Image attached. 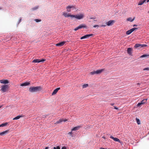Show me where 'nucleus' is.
Here are the masks:
<instances>
[{
  "mask_svg": "<svg viewBox=\"0 0 149 149\" xmlns=\"http://www.w3.org/2000/svg\"><path fill=\"white\" fill-rule=\"evenodd\" d=\"M49 148L48 147H46L45 149H49Z\"/></svg>",
  "mask_w": 149,
  "mask_h": 149,
  "instance_id": "obj_47",
  "label": "nucleus"
},
{
  "mask_svg": "<svg viewBox=\"0 0 149 149\" xmlns=\"http://www.w3.org/2000/svg\"><path fill=\"white\" fill-rule=\"evenodd\" d=\"M94 21H96V20H94Z\"/></svg>",
  "mask_w": 149,
  "mask_h": 149,
  "instance_id": "obj_54",
  "label": "nucleus"
},
{
  "mask_svg": "<svg viewBox=\"0 0 149 149\" xmlns=\"http://www.w3.org/2000/svg\"><path fill=\"white\" fill-rule=\"evenodd\" d=\"M1 9V8H0V9Z\"/></svg>",
  "mask_w": 149,
  "mask_h": 149,
  "instance_id": "obj_56",
  "label": "nucleus"
},
{
  "mask_svg": "<svg viewBox=\"0 0 149 149\" xmlns=\"http://www.w3.org/2000/svg\"><path fill=\"white\" fill-rule=\"evenodd\" d=\"M94 36V35H93V34H86V35H85L81 37V38L80 39L81 40V39H84L87 38H88L90 36Z\"/></svg>",
  "mask_w": 149,
  "mask_h": 149,
  "instance_id": "obj_5",
  "label": "nucleus"
},
{
  "mask_svg": "<svg viewBox=\"0 0 149 149\" xmlns=\"http://www.w3.org/2000/svg\"><path fill=\"white\" fill-rule=\"evenodd\" d=\"M72 132H69L68 133V134H69V135H71L72 134Z\"/></svg>",
  "mask_w": 149,
  "mask_h": 149,
  "instance_id": "obj_43",
  "label": "nucleus"
},
{
  "mask_svg": "<svg viewBox=\"0 0 149 149\" xmlns=\"http://www.w3.org/2000/svg\"><path fill=\"white\" fill-rule=\"evenodd\" d=\"M146 0H143V1L141 0L138 3V5H142L146 1Z\"/></svg>",
  "mask_w": 149,
  "mask_h": 149,
  "instance_id": "obj_17",
  "label": "nucleus"
},
{
  "mask_svg": "<svg viewBox=\"0 0 149 149\" xmlns=\"http://www.w3.org/2000/svg\"><path fill=\"white\" fill-rule=\"evenodd\" d=\"M38 8L39 6H37L31 9V10L32 11H34L38 9Z\"/></svg>",
  "mask_w": 149,
  "mask_h": 149,
  "instance_id": "obj_19",
  "label": "nucleus"
},
{
  "mask_svg": "<svg viewBox=\"0 0 149 149\" xmlns=\"http://www.w3.org/2000/svg\"><path fill=\"white\" fill-rule=\"evenodd\" d=\"M63 121V119H61L59 120L58 121H57L55 124H58V123H61V122Z\"/></svg>",
  "mask_w": 149,
  "mask_h": 149,
  "instance_id": "obj_24",
  "label": "nucleus"
},
{
  "mask_svg": "<svg viewBox=\"0 0 149 149\" xmlns=\"http://www.w3.org/2000/svg\"><path fill=\"white\" fill-rule=\"evenodd\" d=\"M22 21V18L21 17H20L19 20L18 22V23L17 24V25H18L19 24V23L21 22Z\"/></svg>",
  "mask_w": 149,
  "mask_h": 149,
  "instance_id": "obj_35",
  "label": "nucleus"
},
{
  "mask_svg": "<svg viewBox=\"0 0 149 149\" xmlns=\"http://www.w3.org/2000/svg\"><path fill=\"white\" fill-rule=\"evenodd\" d=\"M132 48L129 47L128 48L127 50V53L128 54L130 55H131L132 54Z\"/></svg>",
  "mask_w": 149,
  "mask_h": 149,
  "instance_id": "obj_12",
  "label": "nucleus"
},
{
  "mask_svg": "<svg viewBox=\"0 0 149 149\" xmlns=\"http://www.w3.org/2000/svg\"><path fill=\"white\" fill-rule=\"evenodd\" d=\"M137 84L139 85V83H138Z\"/></svg>",
  "mask_w": 149,
  "mask_h": 149,
  "instance_id": "obj_55",
  "label": "nucleus"
},
{
  "mask_svg": "<svg viewBox=\"0 0 149 149\" xmlns=\"http://www.w3.org/2000/svg\"><path fill=\"white\" fill-rule=\"evenodd\" d=\"M149 134V132H148V134Z\"/></svg>",
  "mask_w": 149,
  "mask_h": 149,
  "instance_id": "obj_53",
  "label": "nucleus"
},
{
  "mask_svg": "<svg viewBox=\"0 0 149 149\" xmlns=\"http://www.w3.org/2000/svg\"><path fill=\"white\" fill-rule=\"evenodd\" d=\"M136 123L138 125H139L140 124V121L139 119H138L137 118H136Z\"/></svg>",
  "mask_w": 149,
  "mask_h": 149,
  "instance_id": "obj_28",
  "label": "nucleus"
},
{
  "mask_svg": "<svg viewBox=\"0 0 149 149\" xmlns=\"http://www.w3.org/2000/svg\"><path fill=\"white\" fill-rule=\"evenodd\" d=\"M106 26V25H101L100 26V27H105Z\"/></svg>",
  "mask_w": 149,
  "mask_h": 149,
  "instance_id": "obj_41",
  "label": "nucleus"
},
{
  "mask_svg": "<svg viewBox=\"0 0 149 149\" xmlns=\"http://www.w3.org/2000/svg\"><path fill=\"white\" fill-rule=\"evenodd\" d=\"M72 8L73 9L74 8L73 6H69L66 7L67 11L68 12H71V9Z\"/></svg>",
  "mask_w": 149,
  "mask_h": 149,
  "instance_id": "obj_9",
  "label": "nucleus"
},
{
  "mask_svg": "<svg viewBox=\"0 0 149 149\" xmlns=\"http://www.w3.org/2000/svg\"><path fill=\"white\" fill-rule=\"evenodd\" d=\"M86 27V26L85 25H79L78 27H76L74 29V30L75 31H76L78 30L79 29H82L83 28H85Z\"/></svg>",
  "mask_w": 149,
  "mask_h": 149,
  "instance_id": "obj_8",
  "label": "nucleus"
},
{
  "mask_svg": "<svg viewBox=\"0 0 149 149\" xmlns=\"http://www.w3.org/2000/svg\"><path fill=\"white\" fill-rule=\"evenodd\" d=\"M137 26V25H136V24H134V25H133V27H134V26Z\"/></svg>",
  "mask_w": 149,
  "mask_h": 149,
  "instance_id": "obj_48",
  "label": "nucleus"
},
{
  "mask_svg": "<svg viewBox=\"0 0 149 149\" xmlns=\"http://www.w3.org/2000/svg\"><path fill=\"white\" fill-rule=\"evenodd\" d=\"M65 43V41H62L61 42H59L58 43H57L56 44V46H59V47H61L63 46Z\"/></svg>",
  "mask_w": 149,
  "mask_h": 149,
  "instance_id": "obj_10",
  "label": "nucleus"
},
{
  "mask_svg": "<svg viewBox=\"0 0 149 149\" xmlns=\"http://www.w3.org/2000/svg\"><path fill=\"white\" fill-rule=\"evenodd\" d=\"M53 149H60V147L59 146H58L56 147H54Z\"/></svg>",
  "mask_w": 149,
  "mask_h": 149,
  "instance_id": "obj_37",
  "label": "nucleus"
},
{
  "mask_svg": "<svg viewBox=\"0 0 149 149\" xmlns=\"http://www.w3.org/2000/svg\"><path fill=\"white\" fill-rule=\"evenodd\" d=\"M114 104V103H112V104H111V105H112V106H113V105Z\"/></svg>",
  "mask_w": 149,
  "mask_h": 149,
  "instance_id": "obj_50",
  "label": "nucleus"
},
{
  "mask_svg": "<svg viewBox=\"0 0 149 149\" xmlns=\"http://www.w3.org/2000/svg\"><path fill=\"white\" fill-rule=\"evenodd\" d=\"M70 17L72 18H76V15H70Z\"/></svg>",
  "mask_w": 149,
  "mask_h": 149,
  "instance_id": "obj_36",
  "label": "nucleus"
},
{
  "mask_svg": "<svg viewBox=\"0 0 149 149\" xmlns=\"http://www.w3.org/2000/svg\"><path fill=\"white\" fill-rule=\"evenodd\" d=\"M104 70V69H102L98 70L96 71H94L91 72L90 73L92 75H94L95 74H99L101 73Z\"/></svg>",
  "mask_w": 149,
  "mask_h": 149,
  "instance_id": "obj_3",
  "label": "nucleus"
},
{
  "mask_svg": "<svg viewBox=\"0 0 149 149\" xmlns=\"http://www.w3.org/2000/svg\"><path fill=\"white\" fill-rule=\"evenodd\" d=\"M88 86V84H84L82 86V88H85L87 87V86Z\"/></svg>",
  "mask_w": 149,
  "mask_h": 149,
  "instance_id": "obj_31",
  "label": "nucleus"
},
{
  "mask_svg": "<svg viewBox=\"0 0 149 149\" xmlns=\"http://www.w3.org/2000/svg\"><path fill=\"white\" fill-rule=\"evenodd\" d=\"M30 83L29 82H26L22 83L20 84V86H27L30 85Z\"/></svg>",
  "mask_w": 149,
  "mask_h": 149,
  "instance_id": "obj_14",
  "label": "nucleus"
},
{
  "mask_svg": "<svg viewBox=\"0 0 149 149\" xmlns=\"http://www.w3.org/2000/svg\"><path fill=\"white\" fill-rule=\"evenodd\" d=\"M8 85H4L1 87V91L3 93L6 92L8 90Z\"/></svg>",
  "mask_w": 149,
  "mask_h": 149,
  "instance_id": "obj_2",
  "label": "nucleus"
},
{
  "mask_svg": "<svg viewBox=\"0 0 149 149\" xmlns=\"http://www.w3.org/2000/svg\"><path fill=\"white\" fill-rule=\"evenodd\" d=\"M67 120L66 119H63V121L64 122L66 121H67Z\"/></svg>",
  "mask_w": 149,
  "mask_h": 149,
  "instance_id": "obj_46",
  "label": "nucleus"
},
{
  "mask_svg": "<svg viewBox=\"0 0 149 149\" xmlns=\"http://www.w3.org/2000/svg\"><path fill=\"white\" fill-rule=\"evenodd\" d=\"M34 20L37 22H38L41 21L40 19H35Z\"/></svg>",
  "mask_w": 149,
  "mask_h": 149,
  "instance_id": "obj_34",
  "label": "nucleus"
},
{
  "mask_svg": "<svg viewBox=\"0 0 149 149\" xmlns=\"http://www.w3.org/2000/svg\"><path fill=\"white\" fill-rule=\"evenodd\" d=\"M0 82L1 84H7L8 83L9 81L7 80H0Z\"/></svg>",
  "mask_w": 149,
  "mask_h": 149,
  "instance_id": "obj_13",
  "label": "nucleus"
},
{
  "mask_svg": "<svg viewBox=\"0 0 149 149\" xmlns=\"http://www.w3.org/2000/svg\"><path fill=\"white\" fill-rule=\"evenodd\" d=\"M114 108L115 109H117V110H118V108L117 107H114Z\"/></svg>",
  "mask_w": 149,
  "mask_h": 149,
  "instance_id": "obj_45",
  "label": "nucleus"
},
{
  "mask_svg": "<svg viewBox=\"0 0 149 149\" xmlns=\"http://www.w3.org/2000/svg\"><path fill=\"white\" fill-rule=\"evenodd\" d=\"M80 127L79 126L74 127L72 129V131H76L78 130Z\"/></svg>",
  "mask_w": 149,
  "mask_h": 149,
  "instance_id": "obj_18",
  "label": "nucleus"
},
{
  "mask_svg": "<svg viewBox=\"0 0 149 149\" xmlns=\"http://www.w3.org/2000/svg\"><path fill=\"white\" fill-rule=\"evenodd\" d=\"M142 102H139L137 104V106L138 107H140L141 105L143 104Z\"/></svg>",
  "mask_w": 149,
  "mask_h": 149,
  "instance_id": "obj_32",
  "label": "nucleus"
},
{
  "mask_svg": "<svg viewBox=\"0 0 149 149\" xmlns=\"http://www.w3.org/2000/svg\"><path fill=\"white\" fill-rule=\"evenodd\" d=\"M60 89V88H58L56 89H55L54 91H53V92L52 93V95H54L56 94V93Z\"/></svg>",
  "mask_w": 149,
  "mask_h": 149,
  "instance_id": "obj_15",
  "label": "nucleus"
},
{
  "mask_svg": "<svg viewBox=\"0 0 149 149\" xmlns=\"http://www.w3.org/2000/svg\"><path fill=\"white\" fill-rule=\"evenodd\" d=\"M90 19H96V17H90Z\"/></svg>",
  "mask_w": 149,
  "mask_h": 149,
  "instance_id": "obj_42",
  "label": "nucleus"
},
{
  "mask_svg": "<svg viewBox=\"0 0 149 149\" xmlns=\"http://www.w3.org/2000/svg\"><path fill=\"white\" fill-rule=\"evenodd\" d=\"M110 138L112 139H113V140L114 139V137H113V136H110Z\"/></svg>",
  "mask_w": 149,
  "mask_h": 149,
  "instance_id": "obj_44",
  "label": "nucleus"
},
{
  "mask_svg": "<svg viewBox=\"0 0 149 149\" xmlns=\"http://www.w3.org/2000/svg\"><path fill=\"white\" fill-rule=\"evenodd\" d=\"M22 116L21 115H18L17 116L15 117V118H14L13 119V120H17L20 118L22 117Z\"/></svg>",
  "mask_w": 149,
  "mask_h": 149,
  "instance_id": "obj_21",
  "label": "nucleus"
},
{
  "mask_svg": "<svg viewBox=\"0 0 149 149\" xmlns=\"http://www.w3.org/2000/svg\"><path fill=\"white\" fill-rule=\"evenodd\" d=\"M149 56V55L144 54L140 56V58H143Z\"/></svg>",
  "mask_w": 149,
  "mask_h": 149,
  "instance_id": "obj_27",
  "label": "nucleus"
},
{
  "mask_svg": "<svg viewBox=\"0 0 149 149\" xmlns=\"http://www.w3.org/2000/svg\"><path fill=\"white\" fill-rule=\"evenodd\" d=\"M147 100V99H143L141 101V102H142V104H143L146 102Z\"/></svg>",
  "mask_w": 149,
  "mask_h": 149,
  "instance_id": "obj_30",
  "label": "nucleus"
},
{
  "mask_svg": "<svg viewBox=\"0 0 149 149\" xmlns=\"http://www.w3.org/2000/svg\"><path fill=\"white\" fill-rule=\"evenodd\" d=\"M8 130H7L3 132H0V135L3 136L4 135L6 134L8 132Z\"/></svg>",
  "mask_w": 149,
  "mask_h": 149,
  "instance_id": "obj_16",
  "label": "nucleus"
},
{
  "mask_svg": "<svg viewBox=\"0 0 149 149\" xmlns=\"http://www.w3.org/2000/svg\"><path fill=\"white\" fill-rule=\"evenodd\" d=\"M47 115H43L42 116V118H45L47 117Z\"/></svg>",
  "mask_w": 149,
  "mask_h": 149,
  "instance_id": "obj_40",
  "label": "nucleus"
},
{
  "mask_svg": "<svg viewBox=\"0 0 149 149\" xmlns=\"http://www.w3.org/2000/svg\"><path fill=\"white\" fill-rule=\"evenodd\" d=\"M138 28H133L127 31L126 32V34L127 35H129L132 33L135 30L137 29Z\"/></svg>",
  "mask_w": 149,
  "mask_h": 149,
  "instance_id": "obj_4",
  "label": "nucleus"
},
{
  "mask_svg": "<svg viewBox=\"0 0 149 149\" xmlns=\"http://www.w3.org/2000/svg\"><path fill=\"white\" fill-rule=\"evenodd\" d=\"M143 70H149V68H145L143 69Z\"/></svg>",
  "mask_w": 149,
  "mask_h": 149,
  "instance_id": "obj_38",
  "label": "nucleus"
},
{
  "mask_svg": "<svg viewBox=\"0 0 149 149\" xmlns=\"http://www.w3.org/2000/svg\"><path fill=\"white\" fill-rule=\"evenodd\" d=\"M99 26L98 25H95L93 26V27L96 28L97 27H98Z\"/></svg>",
  "mask_w": 149,
  "mask_h": 149,
  "instance_id": "obj_39",
  "label": "nucleus"
},
{
  "mask_svg": "<svg viewBox=\"0 0 149 149\" xmlns=\"http://www.w3.org/2000/svg\"><path fill=\"white\" fill-rule=\"evenodd\" d=\"M113 140L115 141L120 142V140L117 138H114L113 139Z\"/></svg>",
  "mask_w": 149,
  "mask_h": 149,
  "instance_id": "obj_29",
  "label": "nucleus"
},
{
  "mask_svg": "<svg viewBox=\"0 0 149 149\" xmlns=\"http://www.w3.org/2000/svg\"><path fill=\"white\" fill-rule=\"evenodd\" d=\"M135 17H134L132 19V17H129L127 19V21H130V22H132L134 19Z\"/></svg>",
  "mask_w": 149,
  "mask_h": 149,
  "instance_id": "obj_20",
  "label": "nucleus"
},
{
  "mask_svg": "<svg viewBox=\"0 0 149 149\" xmlns=\"http://www.w3.org/2000/svg\"><path fill=\"white\" fill-rule=\"evenodd\" d=\"M114 22V21L111 20L106 22V24L108 26H109L112 25L113 23Z\"/></svg>",
  "mask_w": 149,
  "mask_h": 149,
  "instance_id": "obj_11",
  "label": "nucleus"
},
{
  "mask_svg": "<svg viewBox=\"0 0 149 149\" xmlns=\"http://www.w3.org/2000/svg\"><path fill=\"white\" fill-rule=\"evenodd\" d=\"M8 124V123H2L0 125V127H3L5 126H6Z\"/></svg>",
  "mask_w": 149,
  "mask_h": 149,
  "instance_id": "obj_26",
  "label": "nucleus"
},
{
  "mask_svg": "<svg viewBox=\"0 0 149 149\" xmlns=\"http://www.w3.org/2000/svg\"><path fill=\"white\" fill-rule=\"evenodd\" d=\"M39 59H34L33 60V63H40L39 62Z\"/></svg>",
  "mask_w": 149,
  "mask_h": 149,
  "instance_id": "obj_23",
  "label": "nucleus"
},
{
  "mask_svg": "<svg viewBox=\"0 0 149 149\" xmlns=\"http://www.w3.org/2000/svg\"><path fill=\"white\" fill-rule=\"evenodd\" d=\"M63 15L65 17H70V14H68L67 13H64L63 14Z\"/></svg>",
  "mask_w": 149,
  "mask_h": 149,
  "instance_id": "obj_22",
  "label": "nucleus"
},
{
  "mask_svg": "<svg viewBox=\"0 0 149 149\" xmlns=\"http://www.w3.org/2000/svg\"><path fill=\"white\" fill-rule=\"evenodd\" d=\"M100 149H106V148H100Z\"/></svg>",
  "mask_w": 149,
  "mask_h": 149,
  "instance_id": "obj_49",
  "label": "nucleus"
},
{
  "mask_svg": "<svg viewBox=\"0 0 149 149\" xmlns=\"http://www.w3.org/2000/svg\"><path fill=\"white\" fill-rule=\"evenodd\" d=\"M146 46L147 45L145 44L141 45L139 44H136L134 45V47L135 48H142Z\"/></svg>",
  "mask_w": 149,
  "mask_h": 149,
  "instance_id": "obj_6",
  "label": "nucleus"
},
{
  "mask_svg": "<svg viewBox=\"0 0 149 149\" xmlns=\"http://www.w3.org/2000/svg\"><path fill=\"white\" fill-rule=\"evenodd\" d=\"M84 14H81L80 15H76V18L77 19H81L84 18Z\"/></svg>",
  "mask_w": 149,
  "mask_h": 149,
  "instance_id": "obj_7",
  "label": "nucleus"
},
{
  "mask_svg": "<svg viewBox=\"0 0 149 149\" xmlns=\"http://www.w3.org/2000/svg\"><path fill=\"white\" fill-rule=\"evenodd\" d=\"M2 105L0 106V108H1L2 107Z\"/></svg>",
  "mask_w": 149,
  "mask_h": 149,
  "instance_id": "obj_52",
  "label": "nucleus"
},
{
  "mask_svg": "<svg viewBox=\"0 0 149 149\" xmlns=\"http://www.w3.org/2000/svg\"><path fill=\"white\" fill-rule=\"evenodd\" d=\"M40 86L31 87L29 88V90L31 92H36L41 90Z\"/></svg>",
  "mask_w": 149,
  "mask_h": 149,
  "instance_id": "obj_1",
  "label": "nucleus"
},
{
  "mask_svg": "<svg viewBox=\"0 0 149 149\" xmlns=\"http://www.w3.org/2000/svg\"><path fill=\"white\" fill-rule=\"evenodd\" d=\"M147 2H149V0H147Z\"/></svg>",
  "mask_w": 149,
  "mask_h": 149,
  "instance_id": "obj_51",
  "label": "nucleus"
},
{
  "mask_svg": "<svg viewBox=\"0 0 149 149\" xmlns=\"http://www.w3.org/2000/svg\"><path fill=\"white\" fill-rule=\"evenodd\" d=\"M63 121V119H61L59 120L58 121H57L55 124H58V123H61V122Z\"/></svg>",
  "mask_w": 149,
  "mask_h": 149,
  "instance_id": "obj_25",
  "label": "nucleus"
},
{
  "mask_svg": "<svg viewBox=\"0 0 149 149\" xmlns=\"http://www.w3.org/2000/svg\"><path fill=\"white\" fill-rule=\"evenodd\" d=\"M46 60L45 59L42 58L41 59H39V62H43Z\"/></svg>",
  "mask_w": 149,
  "mask_h": 149,
  "instance_id": "obj_33",
  "label": "nucleus"
}]
</instances>
